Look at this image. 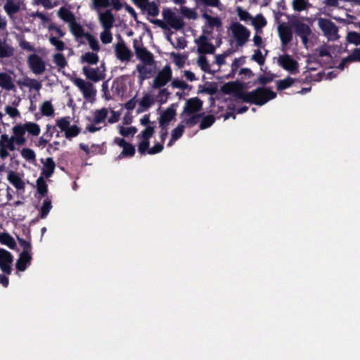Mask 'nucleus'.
I'll return each mask as SVG.
<instances>
[{
  "mask_svg": "<svg viewBox=\"0 0 360 360\" xmlns=\"http://www.w3.org/2000/svg\"><path fill=\"white\" fill-rule=\"evenodd\" d=\"M237 96L238 99L243 102L262 106L274 99L277 94L269 88L259 86L252 91H240Z\"/></svg>",
  "mask_w": 360,
  "mask_h": 360,
  "instance_id": "obj_1",
  "label": "nucleus"
},
{
  "mask_svg": "<svg viewBox=\"0 0 360 360\" xmlns=\"http://www.w3.org/2000/svg\"><path fill=\"white\" fill-rule=\"evenodd\" d=\"M13 127L17 131L16 134L19 138V141H22L23 139L25 143L26 138L25 135L26 133H27L29 136H37L41 132L40 126L38 124L32 122H25L23 124H17Z\"/></svg>",
  "mask_w": 360,
  "mask_h": 360,
  "instance_id": "obj_2",
  "label": "nucleus"
},
{
  "mask_svg": "<svg viewBox=\"0 0 360 360\" xmlns=\"http://www.w3.org/2000/svg\"><path fill=\"white\" fill-rule=\"evenodd\" d=\"M318 25L329 41H335L340 38L338 26L330 19L319 18Z\"/></svg>",
  "mask_w": 360,
  "mask_h": 360,
  "instance_id": "obj_3",
  "label": "nucleus"
},
{
  "mask_svg": "<svg viewBox=\"0 0 360 360\" xmlns=\"http://www.w3.org/2000/svg\"><path fill=\"white\" fill-rule=\"evenodd\" d=\"M230 29L238 46H243L248 40L250 32L240 22H232Z\"/></svg>",
  "mask_w": 360,
  "mask_h": 360,
  "instance_id": "obj_4",
  "label": "nucleus"
},
{
  "mask_svg": "<svg viewBox=\"0 0 360 360\" xmlns=\"http://www.w3.org/2000/svg\"><path fill=\"white\" fill-rule=\"evenodd\" d=\"M154 133L155 127L148 126L137 135V139L141 140L138 145V152L141 155L146 154V150L150 146V139L153 136Z\"/></svg>",
  "mask_w": 360,
  "mask_h": 360,
  "instance_id": "obj_5",
  "label": "nucleus"
},
{
  "mask_svg": "<svg viewBox=\"0 0 360 360\" xmlns=\"http://www.w3.org/2000/svg\"><path fill=\"white\" fill-rule=\"evenodd\" d=\"M73 82L81 91L85 99L89 101L95 100L96 90L92 83L86 82L82 78H75Z\"/></svg>",
  "mask_w": 360,
  "mask_h": 360,
  "instance_id": "obj_6",
  "label": "nucleus"
},
{
  "mask_svg": "<svg viewBox=\"0 0 360 360\" xmlns=\"http://www.w3.org/2000/svg\"><path fill=\"white\" fill-rule=\"evenodd\" d=\"M172 77V71L169 65H166L159 71L153 81V89H160L164 87Z\"/></svg>",
  "mask_w": 360,
  "mask_h": 360,
  "instance_id": "obj_7",
  "label": "nucleus"
},
{
  "mask_svg": "<svg viewBox=\"0 0 360 360\" xmlns=\"http://www.w3.org/2000/svg\"><path fill=\"white\" fill-rule=\"evenodd\" d=\"M94 117L91 120V124L86 126V131L90 133H95L100 131L102 127L96 126L101 123H105V120L108 115V111L105 108L96 110L94 112Z\"/></svg>",
  "mask_w": 360,
  "mask_h": 360,
  "instance_id": "obj_8",
  "label": "nucleus"
},
{
  "mask_svg": "<svg viewBox=\"0 0 360 360\" xmlns=\"http://www.w3.org/2000/svg\"><path fill=\"white\" fill-rule=\"evenodd\" d=\"M141 45H142L141 42H139L136 39L134 40L133 47L137 58L145 65H153L155 62L153 53L148 51L146 48L141 46Z\"/></svg>",
  "mask_w": 360,
  "mask_h": 360,
  "instance_id": "obj_9",
  "label": "nucleus"
},
{
  "mask_svg": "<svg viewBox=\"0 0 360 360\" xmlns=\"http://www.w3.org/2000/svg\"><path fill=\"white\" fill-rule=\"evenodd\" d=\"M295 34L302 39V44L307 46L309 37L312 34L310 27L300 20H296L292 24Z\"/></svg>",
  "mask_w": 360,
  "mask_h": 360,
  "instance_id": "obj_10",
  "label": "nucleus"
},
{
  "mask_svg": "<svg viewBox=\"0 0 360 360\" xmlns=\"http://www.w3.org/2000/svg\"><path fill=\"white\" fill-rule=\"evenodd\" d=\"M203 102L198 97H194L188 99L186 101L184 107L183 112L181 114V117L190 116L191 115L197 113L201 110L202 108Z\"/></svg>",
  "mask_w": 360,
  "mask_h": 360,
  "instance_id": "obj_11",
  "label": "nucleus"
},
{
  "mask_svg": "<svg viewBox=\"0 0 360 360\" xmlns=\"http://www.w3.org/2000/svg\"><path fill=\"white\" fill-rule=\"evenodd\" d=\"M13 255L8 250L0 248V269L6 275L12 272Z\"/></svg>",
  "mask_w": 360,
  "mask_h": 360,
  "instance_id": "obj_12",
  "label": "nucleus"
},
{
  "mask_svg": "<svg viewBox=\"0 0 360 360\" xmlns=\"http://www.w3.org/2000/svg\"><path fill=\"white\" fill-rule=\"evenodd\" d=\"M27 64L32 72L35 75H41L46 70V64L37 54L33 53L27 57Z\"/></svg>",
  "mask_w": 360,
  "mask_h": 360,
  "instance_id": "obj_13",
  "label": "nucleus"
},
{
  "mask_svg": "<svg viewBox=\"0 0 360 360\" xmlns=\"http://www.w3.org/2000/svg\"><path fill=\"white\" fill-rule=\"evenodd\" d=\"M278 63L291 74H296L299 72L298 63L289 54L280 56L278 58Z\"/></svg>",
  "mask_w": 360,
  "mask_h": 360,
  "instance_id": "obj_14",
  "label": "nucleus"
},
{
  "mask_svg": "<svg viewBox=\"0 0 360 360\" xmlns=\"http://www.w3.org/2000/svg\"><path fill=\"white\" fill-rule=\"evenodd\" d=\"M13 136H8V134H4L1 136L0 142L4 143V146L6 148L11 151H13L15 150V144L18 146H22L25 144V141H19V138L18 137L17 131L13 127L12 128Z\"/></svg>",
  "mask_w": 360,
  "mask_h": 360,
  "instance_id": "obj_15",
  "label": "nucleus"
},
{
  "mask_svg": "<svg viewBox=\"0 0 360 360\" xmlns=\"http://www.w3.org/2000/svg\"><path fill=\"white\" fill-rule=\"evenodd\" d=\"M103 70H101L99 68H91L89 66H84L82 68V72L86 78L94 82H98L103 80L105 77V74Z\"/></svg>",
  "mask_w": 360,
  "mask_h": 360,
  "instance_id": "obj_16",
  "label": "nucleus"
},
{
  "mask_svg": "<svg viewBox=\"0 0 360 360\" xmlns=\"http://www.w3.org/2000/svg\"><path fill=\"white\" fill-rule=\"evenodd\" d=\"M115 52L117 58L121 61H128L132 56L131 51L127 47L123 41L115 45Z\"/></svg>",
  "mask_w": 360,
  "mask_h": 360,
  "instance_id": "obj_17",
  "label": "nucleus"
},
{
  "mask_svg": "<svg viewBox=\"0 0 360 360\" xmlns=\"http://www.w3.org/2000/svg\"><path fill=\"white\" fill-rule=\"evenodd\" d=\"M177 104H172L167 108L159 117L160 126L169 125V122L175 117L176 111L175 107Z\"/></svg>",
  "mask_w": 360,
  "mask_h": 360,
  "instance_id": "obj_18",
  "label": "nucleus"
},
{
  "mask_svg": "<svg viewBox=\"0 0 360 360\" xmlns=\"http://www.w3.org/2000/svg\"><path fill=\"white\" fill-rule=\"evenodd\" d=\"M98 20L103 29L111 30L115 22L114 15L110 10L99 13Z\"/></svg>",
  "mask_w": 360,
  "mask_h": 360,
  "instance_id": "obj_19",
  "label": "nucleus"
},
{
  "mask_svg": "<svg viewBox=\"0 0 360 360\" xmlns=\"http://www.w3.org/2000/svg\"><path fill=\"white\" fill-rule=\"evenodd\" d=\"M32 257L31 254L21 252L19 258L15 263L17 271H25L26 269L31 264Z\"/></svg>",
  "mask_w": 360,
  "mask_h": 360,
  "instance_id": "obj_20",
  "label": "nucleus"
},
{
  "mask_svg": "<svg viewBox=\"0 0 360 360\" xmlns=\"http://www.w3.org/2000/svg\"><path fill=\"white\" fill-rule=\"evenodd\" d=\"M278 34L281 44L283 46L289 44L292 39V32L291 28L284 24L278 26Z\"/></svg>",
  "mask_w": 360,
  "mask_h": 360,
  "instance_id": "obj_21",
  "label": "nucleus"
},
{
  "mask_svg": "<svg viewBox=\"0 0 360 360\" xmlns=\"http://www.w3.org/2000/svg\"><path fill=\"white\" fill-rule=\"evenodd\" d=\"M352 62H360V48L354 49L352 54L342 58L338 65V68L343 70L348 63Z\"/></svg>",
  "mask_w": 360,
  "mask_h": 360,
  "instance_id": "obj_22",
  "label": "nucleus"
},
{
  "mask_svg": "<svg viewBox=\"0 0 360 360\" xmlns=\"http://www.w3.org/2000/svg\"><path fill=\"white\" fill-rule=\"evenodd\" d=\"M8 181L18 190L25 191V183L13 171H10L7 176Z\"/></svg>",
  "mask_w": 360,
  "mask_h": 360,
  "instance_id": "obj_23",
  "label": "nucleus"
},
{
  "mask_svg": "<svg viewBox=\"0 0 360 360\" xmlns=\"http://www.w3.org/2000/svg\"><path fill=\"white\" fill-rule=\"evenodd\" d=\"M69 28L76 40L79 41L80 38H85L86 32H84V27L76 20L69 25Z\"/></svg>",
  "mask_w": 360,
  "mask_h": 360,
  "instance_id": "obj_24",
  "label": "nucleus"
},
{
  "mask_svg": "<svg viewBox=\"0 0 360 360\" xmlns=\"http://www.w3.org/2000/svg\"><path fill=\"white\" fill-rule=\"evenodd\" d=\"M202 18L206 20L205 27L210 29L213 30L214 27L218 28L222 25L221 20L218 16H212L207 13H204L202 14Z\"/></svg>",
  "mask_w": 360,
  "mask_h": 360,
  "instance_id": "obj_25",
  "label": "nucleus"
},
{
  "mask_svg": "<svg viewBox=\"0 0 360 360\" xmlns=\"http://www.w3.org/2000/svg\"><path fill=\"white\" fill-rule=\"evenodd\" d=\"M155 102H156L155 99L150 94H145L139 101L140 108L137 110V112H141L148 110Z\"/></svg>",
  "mask_w": 360,
  "mask_h": 360,
  "instance_id": "obj_26",
  "label": "nucleus"
},
{
  "mask_svg": "<svg viewBox=\"0 0 360 360\" xmlns=\"http://www.w3.org/2000/svg\"><path fill=\"white\" fill-rule=\"evenodd\" d=\"M0 86L8 91L15 89L12 77L6 72H0Z\"/></svg>",
  "mask_w": 360,
  "mask_h": 360,
  "instance_id": "obj_27",
  "label": "nucleus"
},
{
  "mask_svg": "<svg viewBox=\"0 0 360 360\" xmlns=\"http://www.w3.org/2000/svg\"><path fill=\"white\" fill-rule=\"evenodd\" d=\"M221 91L224 94H233L234 96L238 99V93L240 91H244L238 87V85L236 82H227L224 84L221 88Z\"/></svg>",
  "mask_w": 360,
  "mask_h": 360,
  "instance_id": "obj_28",
  "label": "nucleus"
},
{
  "mask_svg": "<svg viewBox=\"0 0 360 360\" xmlns=\"http://www.w3.org/2000/svg\"><path fill=\"white\" fill-rule=\"evenodd\" d=\"M58 16L69 25L76 20L75 14L65 7H61L58 11Z\"/></svg>",
  "mask_w": 360,
  "mask_h": 360,
  "instance_id": "obj_29",
  "label": "nucleus"
},
{
  "mask_svg": "<svg viewBox=\"0 0 360 360\" xmlns=\"http://www.w3.org/2000/svg\"><path fill=\"white\" fill-rule=\"evenodd\" d=\"M56 167L55 162L52 158H47L45 162H44V168L42 169V174L46 177L49 178L54 173Z\"/></svg>",
  "mask_w": 360,
  "mask_h": 360,
  "instance_id": "obj_30",
  "label": "nucleus"
},
{
  "mask_svg": "<svg viewBox=\"0 0 360 360\" xmlns=\"http://www.w3.org/2000/svg\"><path fill=\"white\" fill-rule=\"evenodd\" d=\"M80 61L82 63L96 65L99 61V57L96 53L86 52L81 56Z\"/></svg>",
  "mask_w": 360,
  "mask_h": 360,
  "instance_id": "obj_31",
  "label": "nucleus"
},
{
  "mask_svg": "<svg viewBox=\"0 0 360 360\" xmlns=\"http://www.w3.org/2000/svg\"><path fill=\"white\" fill-rule=\"evenodd\" d=\"M4 8L9 15L17 13L20 10V4L16 0H7Z\"/></svg>",
  "mask_w": 360,
  "mask_h": 360,
  "instance_id": "obj_32",
  "label": "nucleus"
},
{
  "mask_svg": "<svg viewBox=\"0 0 360 360\" xmlns=\"http://www.w3.org/2000/svg\"><path fill=\"white\" fill-rule=\"evenodd\" d=\"M135 153V146L130 143H127V144L124 147H123L122 151L116 158V160H121L124 158H131L134 155Z\"/></svg>",
  "mask_w": 360,
  "mask_h": 360,
  "instance_id": "obj_33",
  "label": "nucleus"
},
{
  "mask_svg": "<svg viewBox=\"0 0 360 360\" xmlns=\"http://www.w3.org/2000/svg\"><path fill=\"white\" fill-rule=\"evenodd\" d=\"M159 91L158 94L155 96V101L160 105L165 104L167 102L171 93L168 90L167 88H160L159 89Z\"/></svg>",
  "mask_w": 360,
  "mask_h": 360,
  "instance_id": "obj_34",
  "label": "nucleus"
},
{
  "mask_svg": "<svg viewBox=\"0 0 360 360\" xmlns=\"http://www.w3.org/2000/svg\"><path fill=\"white\" fill-rule=\"evenodd\" d=\"M14 54V49L6 41L0 42V58H10Z\"/></svg>",
  "mask_w": 360,
  "mask_h": 360,
  "instance_id": "obj_35",
  "label": "nucleus"
},
{
  "mask_svg": "<svg viewBox=\"0 0 360 360\" xmlns=\"http://www.w3.org/2000/svg\"><path fill=\"white\" fill-rule=\"evenodd\" d=\"M143 13H146L148 15L155 17L158 16L160 13V8L158 5L155 1H148L143 10H141Z\"/></svg>",
  "mask_w": 360,
  "mask_h": 360,
  "instance_id": "obj_36",
  "label": "nucleus"
},
{
  "mask_svg": "<svg viewBox=\"0 0 360 360\" xmlns=\"http://www.w3.org/2000/svg\"><path fill=\"white\" fill-rule=\"evenodd\" d=\"M297 79H293L290 76L287 77L284 79H280L276 81V88L278 91H283L290 87L295 82L297 81Z\"/></svg>",
  "mask_w": 360,
  "mask_h": 360,
  "instance_id": "obj_37",
  "label": "nucleus"
},
{
  "mask_svg": "<svg viewBox=\"0 0 360 360\" xmlns=\"http://www.w3.org/2000/svg\"><path fill=\"white\" fill-rule=\"evenodd\" d=\"M191 115V116L189 117H184L181 122L182 123H184L185 125L188 126V127H192L195 126V124H197L199 122L200 119L201 117H202V116L204 115V113L203 112L195 113V114H193Z\"/></svg>",
  "mask_w": 360,
  "mask_h": 360,
  "instance_id": "obj_38",
  "label": "nucleus"
},
{
  "mask_svg": "<svg viewBox=\"0 0 360 360\" xmlns=\"http://www.w3.org/2000/svg\"><path fill=\"white\" fill-rule=\"evenodd\" d=\"M0 243L7 245L10 249H14L16 246L14 238L8 233L0 234Z\"/></svg>",
  "mask_w": 360,
  "mask_h": 360,
  "instance_id": "obj_39",
  "label": "nucleus"
},
{
  "mask_svg": "<svg viewBox=\"0 0 360 360\" xmlns=\"http://www.w3.org/2000/svg\"><path fill=\"white\" fill-rule=\"evenodd\" d=\"M292 5L293 9L297 12L303 11L311 6L308 0H293Z\"/></svg>",
  "mask_w": 360,
  "mask_h": 360,
  "instance_id": "obj_40",
  "label": "nucleus"
},
{
  "mask_svg": "<svg viewBox=\"0 0 360 360\" xmlns=\"http://www.w3.org/2000/svg\"><path fill=\"white\" fill-rule=\"evenodd\" d=\"M41 113L44 116H53L54 109L52 103L49 101H44L40 107Z\"/></svg>",
  "mask_w": 360,
  "mask_h": 360,
  "instance_id": "obj_41",
  "label": "nucleus"
},
{
  "mask_svg": "<svg viewBox=\"0 0 360 360\" xmlns=\"http://www.w3.org/2000/svg\"><path fill=\"white\" fill-rule=\"evenodd\" d=\"M266 23L265 18L262 14H258L255 18L252 19V25L255 27L257 32L265 27Z\"/></svg>",
  "mask_w": 360,
  "mask_h": 360,
  "instance_id": "obj_42",
  "label": "nucleus"
},
{
  "mask_svg": "<svg viewBox=\"0 0 360 360\" xmlns=\"http://www.w3.org/2000/svg\"><path fill=\"white\" fill-rule=\"evenodd\" d=\"M202 120L200 123V129H205L210 127L215 122V117L212 115L202 116Z\"/></svg>",
  "mask_w": 360,
  "mask_h": 360,
  "instance_id": "obj_43",
  "label": "nucleus"
},
{
  "mask_svg": "<svg viewBox=\"0 0 360 360\" xmlns=\"http://www.w3.org/2000/svg\"><path fill=\"white\" fill-rule=\"evenodd\" d=\"M85 39L87 40L88 44L93 51L98 52L100 51V45L98 41L89 32H86Z\"/></svg>",
  "mask_w": 360,
  "mask_h": 360,
  "instance_id": "obj_44",
  "label": "nucleus"
},
{
  "mask_svg": "<svg viewBox=\"0 0 360 360\" xmlns=\"http://www.w3.org/2000/svg\"><path fill=\"white\" fill-rule=\"evenodd\" d=\"M346 40L349 44L359 46L360 45V33L355 31H349L347 32Z\"/></svg>",
  "mask_w": 360,
  "mask_h": 360,
  "instance_id": "obj_45",
  "label": "nucleus"
},
{
  "mask_svg": "<svg viewBox=\"0 0 360 360\" xmlns=\"http://www.w3.org/2000/svg\"><path fill=\"white\" fill-rule=\"evenodd\" d=\"M37 189L41 196H45L48 192V186L42 176L37 179Z\"/></svg>",
  "mask_w": 360,
  "mask_h": 360,
  "instance_id": "obj_46",
  "label": "nucleus"
},
{
  "mask_svg": "<svg viewBox=\"0 0 360 360\" xmlns=\"http://www.w3.org/2000/svg\"><path fill=\"white\" fill-rule=\"evenodd\" d=\"M20 154L27 161L34 162L36 160L35 152L31 148H23L20 151Z\"/></svg>",
  "mask_w": 360,
  "mask_h": 360,
  "instance_id": "obj_47",
  "label": "nucleus"
},
{
  "mask_svg": "<svg viewBox=\"0 0 360 360\" xmlns=\"http://www.w3.org/2000/svg\"><path fill=\"white\" fill-rule=\"evenodd\" d=\"M22 84L37 91H39L41 88V83L34 79L26 78Z\"/></svg>",
  "mask_w": 360,
  "mask_h": 360,
  "instance_id": "obj_48",
  "label": "nucleus"
},
{
  "mask_svg": "<svg viewBox=\"0 0 360 360\" xmlns=\"http://www.w3.org/2000/svg\"><path fill=\"white\" fill-rule=\"evenodd\" d=\"M52 208L51 205V200L46 198L42 204V206L41 207L40 210V215L41 218H45L48 215L49 212H50L51 209Z\"/></svg>",
  "mask_w": 360,
  "mask_h": 360,
  "instance_id": "obj_49",
  "label": "nucleus"
},
{
  "mask_svg": "<svg viewBox=\"0 0 360 360\" xmlns=\"http://www.w3.org/2000/svg\"><path fill=\"white\" fill-rule=\"evenodd\" d=\"M198 6H203L205 7H217L221 5L220 0H195Z\"/></svg>",
  "mask_w": 360,
  "mask_h": 360,
  "instance_id": "obj_50",
  "label": "nucleus"
},
{
  "mask_svg": "<svg viewBox=\"0 0 360 360\" xmlns=\"http://www.w3.org/2000/svg\"><path fill=\"white\" fill-rule=\"evenodd\" d=\"M198 64L205 72L211 73L210 65L205 56H200L198 58Z\"/></svg>",
  "mask_w": 360,
  "mask_h": 360,
  "instance_id": "obj_51",
  "label": "nucleus"
},
{
  "mask_svg": "<svg viewBox=\"0 0 360 360\" xmlns=\"http://www.w3.org/2000/svg\"><path fill=\"white\" fill-rule=\"evenodd\" d=\"M80 131V128L77 125L69 126V127L65 131V136L67 139H70L78 136Z\"/></svg>",
  "mask_w": 360,
  "mask_h": 360,
  "instance_id": "obj_52",
  "label": "nucleus"
},
{
  "mask_svg": "<svg viewBox=\"0 0 360 360\" xmlns=\"http://www.w3.org/2000/svg\"><path fill=\"white\" fill-rule=\"evenodd\" d=\"M169 25L176 30H181L184 26V22L180 17H177L176 15L170 21Z\"/></svg>",
  "mask_w": 360,
  "mask_h": 360,
  "instance_id": "obj_53",
  "label": "nucleus"
},
{
  "mask_svg": "<svg viewBox=\"0 0 360 360\" xmlns=\"http://www.w3.org/2000/svg\"><path fill=\"white\" fill-rule=\"evenodd\" d=\"M53 61L59 69L64 68L67 65V61L62 53H56L53 56Z\"/></svg>",
  "mask_w": 360,
  "mask_h": 360,
  "instance_id": "obj_54",
  "label": "nucleus"
},
{
  "mask_svg": "<svg viewBox=\"0 0 360 360\" xmlns=\"http://www.w3.org/2000/svg\"><path fill=\"white\" fill-rule=\"evenodd\" d=\"M218 89L217 84L213 83H207V86L204 87L202 89L199 90L198 93H205L209 95H214L217 93Z\"/></svg>",
  "mask_w": 360,
  "mask_h": 360,
  "instance_id": "obj_55",
  "label": "nucleus"
},
{
  "mask_svg": "<svg viewBox=\"0 0 360 360\" xmlns=\"http://www.w3.org/2000/svg\"><path fill=\"white\" fill-rule=\"evenodd\" d=\"M70 122L69 117H60L56 120V126L60 129L62 131H65L69 127Z\"/></svg>",
  "mask_w": 360,
  "mask_h": 360,
  "instance_id": "obj_56",
  "label": "nucleus"
},
{
  "mask_svg": "<svg viewBox=\"0 0 360 360\" xmlns=\"http://www.w3.org/2000/svg\"><path fill=\"white\" fill-rule=\"evenodd\" d=\"M184 128L185 126L182 123L179 124L178 126L172 131L171 136L172 137V140H178L180 139L184 132Z\"/></svg>",
  "mask_w": 360,
  "mask_h": 360,
  "instance_id": "obj_57",
  "label": "nucleus"
},
{
  "mask_svg": "<svg viewBox=\"0 0 360 360\" xmlns=\"http://www.w3.org/2000/svg\"><path fill=\"white\" fill-rule=\"evenodd\" d=\"M111 30L103 29V31L100 34V38L103 44H108L112 41V34Z\"/></svg>",
  "mask_w": 360,
  "mask_h": 360,
  "instance_id": "obj_58",
  "label": "nucleus"
},
{
  "mask_svg": "<svg viewBox=\"0 0 360 360\" xmlns=\"http://www.w3.org/2000/svg\"><path fill=\"white\" fill-rule=\"evenodd\" d=\"M136 132H137V129L136 127H120V134L124 137H128L129 136H133Z\"/></svg>",
  "mask_w": 360,
  "mask_h": 360,
  "instance_id": "obj_59",
  "label": "nucleus"
},
{
  "mask_svg": "<svg viewBox=\"0 0 360 360\" xmlns=\"http://www.w3.org/2000/svg\"><path fill=\"white\" fill-rule=\"evenodd\" d=\"M214 46L209 41L205 44L203 46L200 45V47H198V52L200 53L212 54L214 52Z\"/></svg>",
  "mask_w": 360,
  "mask_h": 360,
  "instance_id": "obj_60",
  "label": "nucleus"
},
{
  "mask_svg": "<svg viewBox=\"0 0 360 360\" xmlns=\"http://www.w3.org/2000/svg\"><path fill=\"white\" fill-rule=\"evenodd\" d=\"M50 43L56 47V49L62 51L65 49V43L56 38V37L51 36L49 38Z\"/></svg>",
  "mask_w": 360,
  "mask_h": 360,
  "instance_id": "obj_61",
  "label": "nucleus"
},
{
  "mask_svg": "<svg viewBox=\"0 0 360 360\" xmlns=\"http://www.w3.org/2000/svg\"><path fill=\"white\" fill-rule=\"evenodd\" d=\"M181 14L188 19L195 20L198 17L196 12L189 8L183 7L181 10Z\"/></svg>",
  "mask_w": 360,
  "mask_h": 360,
  "instance_id": "obj_62",
  "label": "nucleus"
},
{
  "mask_svg": "<svg viewBox=\"0 0 360 360\" xmlns=\"http://www.w3.org/2000/svg\"><path fill=\"white\" fill-rule=\"evenodd\" d=\"M237 13L240 20L242 21L248 22L252 19L250 13L243 10L241 7L237 8Z\"/></svg>",
  "mask_w": 360,
  "mask_h": 360,
  "instance_id": "obj_63",
  "label": "nucleus"
},
{
  "mask_svg": "<svg viewBox=\"0 0 360 360\" xmlns=\"http://www.w3.org/2000/svg\"><path fill=\"white\" fill-rule=\"evenodd\" d=\"M251 59L257 62L259 65H264L265 62V56L262 55V53L259 49L255 51Z\"/></svg>",
  "mask_w": 360,
  "mask_h": 360,
  "instance_id": "obj_64",
  "label": "nucleus"
}]
</instances>
